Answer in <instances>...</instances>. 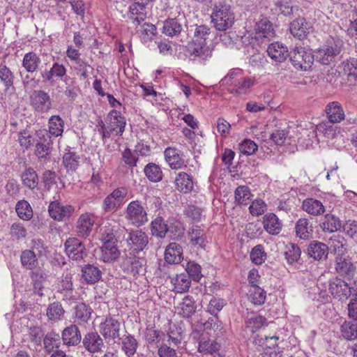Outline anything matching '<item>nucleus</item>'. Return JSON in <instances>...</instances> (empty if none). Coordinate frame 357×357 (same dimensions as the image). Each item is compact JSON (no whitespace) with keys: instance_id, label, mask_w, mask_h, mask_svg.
<instances>
[{"instance_id":"obj_59","label":"nucleus","mask_w":357,"mask_h":357,"mask_svg":"<svg viewBox=\"0 0 357 357\" xmlns=\"http://www.w3.org/2000/svg\"><path fill=\"white\" fill-rule=\"evenodd\" d=\"M211 36V29L206 25H196L194 31L193 41L206 42Z\"/></svg>"},{"instance_id":"obj_58","label":"nucleus","mask_w":357,"mask_h":357,"mask_svg":"<svg viewBox=\"0 0 357 357\" xmlns=\"http://www.w3.org/2000/svg\"><path fill=\"white\" fill-rule=\"evenodd\" d=\"M222 329V323L218 320L217 318H209L203 324V333L206 336L208 335H212L213 333H216Z\"/></svg>"},{"instance_id":"obj_4","label":"nucleus","mask_w":357,"mask_h":357,"mask_svg":"<svg viewBox=\"0 0 357 357\" xmlns=\"http://www.w3.org/2000/svg\"><path fill=\"white\" fill-rule=\"evenodd\" d=\"M125 218L130 225L135 227L142 226L149 221L145 207L137 200L128 204Z\"/></svg>"},{"instance_id":"obj_8","label":"nucleus","mask_w":357,"mask_h":357,"mask_svg":"<svg viewBox=\"0 0 357 357\" xmlns=\"http://www.w3.org/2000/svg\"><path fill=\"white\" fill-rule=\"evenodd\" d=\"M96 220V215L89 212L82 213L75 224V231L80 238H86L91 233Z\"/></svg>"},{"instance_id":"obj_61","label":"nucleus","mask_w":357,"mask_h":357,"mask_svg":"<svg viewBox=\"0 0 357 357\" xmlns=\"http://www.w3.org/2000/svg\"><path fill=\"white\" fill-rule=\"evenodd\" d=\"M181 31V24L174 19L166 20L163 25V33L169 36L178 35Z\"/></svg>"},{"instance_id":"obj_21","label":"nucleus","mask_w":357,"mask_h":357,"mask_svg":"<svg viewBox=\"0 0 357 357\" xmlns=\"http://www.w3.org/2000/svg\"><path fill=\"white\" fill-rule=\"evenodd\" d=\"M302 209L307 214L313 216L323 215L326 208L323 203L314 198H307L302 202Z\"/></svg>"},{"instance_id":"obj_23","label":"nucleus","mask_w":357,"mask_h":357,"mask_svg":"<svg viewBox=\"0 0 357 357\" xmlns=\"http://www.w3.org/2000/svg\"><path fill=\"white\" fill-rule=\"evenodd\" d=\"M255 78L251 77H241L233 84L231 93L245 95L250 93L251 88L255 84Z\"/></svg>"},{"instance_id":"obj_20","label":"nucleus","mask_w":357,"mask_h":357,"mask_svg":"<svg viewBox=\"0 0 357 357\" xmlns=\"http://www.w3.org/2000/svg\"><path fill=\"white\" fill-rule=\"evenodd\" d=\"M83 345L86 350L93 354L101 351L104 346L103 340L97 333H89L83 339Z\"/></svg>"},{"instance_id":"obj_22","label":"nucleus","mask_w":357,"mask_h":357,"mask_svg":"<svg viewBox=\"0 0 357 357\" xmlns=\"http://www.w3.org/2000/svg\"><path fill=\"white\" fill-rule=\"evenodd\" d=\"M263 226L265 231L271 235H277L282 230V225L274 213H267L263 218Z\"/></svg>"},{"instance_id":"obj_45","label":"nucleus","mask_w":357,"mask_h":357,"mask_svg":"<svg viewBox=\"0 0 357 357\" xmlns=\"http://www.w3.org/2000/svg\"><path fill=\"white\" fill-rule=\"evenodd\" d=\"M278 340L279 337L276 335L270 337L266 335L260 337L257 335L255 337L254 342L264 349H277L278 348H275V347L278 346Z\"/></svg>"},{"instance_id":"obj_24","label":"nucleus","mask_w":357,"mask_h":357,"mask_svg":"<svg viewBox=\"0 0 357 357\" xmlns=\"http://www.w3.org/2000/svg\"><path fill=\"white\" fill-rule=\"evenodd\" d=\"M335 268L339 275L344 277H350L354 275L355 271L353 263L343 255L336 257Z\"/></svg>"},{"instance_id":"obj_1","label":"nucleus","mask_w":357,"mask_h":357,"mask_svg":"<svg viewBox=\"0 0 357 357\" xmlns=\"http://www.w3.org/2000/svg\"><path fill=\"white\" fill-rule=\"evenodd\" d=\"M213 27L220 31L230 29L235 22V14L229 3L220 0L216 2L211 14Z\"/></svg>"},{"instance_id":"obj_44","label":"nucleus","mask_w":357,"mask_h":357,"mask_svg":"<svg viewBox=\"0 0 357 357\" xmlns=\"http://www.w3.org/2000/svg\"><path fill=\"white\" fill-rule=\"evenodd\" d=\"M266 324V319L257 314H251L245 322L246 329L252 333H255Z\"/></svg>"},{"instance_id":"obj_10","label":"nucleus","mask_w":357,"mask_h":357,"mask_svg":"<svg viewBox=\"0 0 357 357\" xmlns=\"http://www.w3.org/2000/svg\"><path fill=\"white\" fill-rule=\"evenodd\" d=\"M30 103L38 112H48L52 107V101L50 95L42 90L34 91L30 96Z\"/></svg>"},{"instance_id":"obj_37","label":"nucleus","mask_w":357,"mask_h":357,"mask_svg":"<svg viewBox=\"0 0 357 357\" xmlns=\"http://www.w3.org/2000/svg\"><path fill=\"white\" fill-rule=\"evenodd\" d=\"M62 339L65 344L76 345L81 341V334L76 326L71 325L63 330Z\"/></svg>"},{"instance_id":"obj_15","label":"nucleus","mask_w":357,"mask_h":357,"mask_svg":"<svg viewBox=\"0 0 357 357\" xmlns=\"http://www.w3.org/2000/svg\"><path fill=\"white\" fill-rule=\"evenodd\" d=\"M48 211L51 218L60 221L70 217L73 212V208L70 205L64 206L57 201H54L50 204Z\"/></svg>"},{"instance_id":"obj_56","label":"nucleus","mask_w":357,"mask_h":357,"mask_svg":"<svg viewBox=\"0 0 357 357\" xmlns=\"http://www.w3.org/2000/svg\"><path fill=\"white\" fill-rule=\"evenodd\" d=\"M165 337L163 332L153 328H147L145 332V339L149 344H157L160 341L163 342L165 340Z\"/></svg>"},{"instance_id":"obj_33","label":"nucleus","mask_w":357,"mask_h":357,"mask_svg":"<svg viewBox=\"0 0 357 357\" xmlns=\"http://www.w3.org/2000/svg\"><path fill=\"white\" fill-rule=\"evenodd\" d=\"M195 301L190 296H185L176 307V312L183 317H190L196 311Z\"/></svg>"},{"instance_id":"obj_32","label":"nucleus","mask_w":357,"mask_h":357,"mask_svg":"<svg viewBox=\"0 0 357 357\" xmlns=\"http://www.w3.org/2000/svg\"><path fill=\"white\" fill-rule=\"evenodd\" d=\"M309 255L316 260L326 259L328 254V247L319 241H312L307 248Z\"/></svg>"},{"instance_id":"obj_19","label":"nucleus","mask_w":357,"mask_h":357,"mask_svg":"<svg viewBox=\"0 0 357 357\" xmlns=\"http://www.w3.org/2000/svg\"><path fill=\"white\" fill-rule=\"evenodd\" d=\"M311 25L304 18H297L291 22V33L299 39L304 38L311 31Z\"/></svg>"},{"instance_id":"obj_39","label":"nucleus","mask_w":357,"mask_h":357,"mask_svg":"<svg viewBox=\"0 0 357 357\" xmlns=\"http://www.w3.org/2000/svg\"><path fill=\"white\" fill-rule=\"evenodd\" d=\"M38 257L33 250H25L20 255L21 264L24 268L33 270L38 266Z\"/></svg>"},{"instance_id":"obj_60","label":"nucleus","mask_w":357,"mask_h":357,"mask_svg":"<svg viewBox=\"0 0 357 357\" xmlns=\"http://www.w3.org/2000/svg\"><path fill=\"white\" fill-rule=\"evenodd\" d=\"M185 227L183 224L177 220L172 221L168 225L167 233L171 234V238L174 239H180L184 235Z\"/></svg>"},{"instance_id":"obj_2","label":"nucleus","mask_w":357,"mask_h":357,"mask_svg":"<svg viewBox=\"0 0 357 357\" xmlns=\"http://www.w3.org/2000/svg\"><path fill=\"white\" fill-rule=\"evenodd\" d=\"M343 45L340 39L331 38L314 52V59L323 65H328L338 55Z\"/></svg>"},{"instance_id":"obj_25","label":"nucleus","mask_w":357,"mask_h":357,"mask_svg":"<svg viewBox=\"0 0 357 357\" xmlns=\"http://www.w3.org/2000/svg\"><path fill=\"white\" fill-rule=\"evenodd\" d=\"M165 259L169 264H178L183 260L182 247L176 243H169L165 252Z\"/></svg>"},{"instance_id":"obj_49","label":"nucleus","mask_w":357,"mask_h":357,"mask_svg":"<svg viewBox=\"0 0 357 357\" xmlns=\"http://www.w3.org/2000/svg\"><path fill=\"white\" fill-rule=\"evenodd\" d=\"M340 331L344 338L348 340L357 339V323L345 321L342 324Z\"/></svg>"},{"instance_id":"obj_42","label":"nucleus","mask_w":357,"mask_h":357,"mask_svg":"<svg viewBox=\"0 0 357 357\" xmlns=\"http://www.w3.org/2000/svg\"><path fill=\"white\" fill-rule=\"evenodd\" d=\"M66 69L62 65L54 63L50 70L41 73V76L45 81L50 82L54 77H62L66 75Z\"/></svg>"},{"instance_id":"obj_31","label":"nucleus","mask_w":357,"mask_h":357,"mask_svg":"<svg viewBox=\"0 0 357 357\" xmlns=\"http://www.w3.org/2000/svg\"><path fill=\"white\" fill-rule=\"evenodd\" d=\"M102 277V272L98 267L93 264L85 265L82 268V278L88 284H94Z\"/></svg>"},{"instance_id":"obj_34","label":"nucleus","mask_w":357,"mask_h":357,"mask_svg":"<svg viewBox=\"0 0 357 357\" xmlns=\"http://www.w3.org/2000/svg\"><path fill=\"white\" fill-rule=\"evenodd\" d=\"M171 283L176 293L182 294L188 291L191 285V280L187 274L181 273L172 277Z\"/></svg>"},{"instance_id":"obj_27","label":"nucleus","mask_w":357,"mask_h":357,"mask_svg":"<svg viewBox=\"0 0 357 357\" xmlns=\"http://www.w3.org/2000/svg\"><path fill=\"white\" fill-rule=\"evenodd\" d=\"M319 226L324 232L333 233L340 230L342 224L339 218L332 213H327L322 218Z\"/></svg>"},{"instance_id":"obj_7","label":"nucleus","mask_w":357,"mask_h":357,"mask_svg":"<svg viewBox=\"0 0 357 357\" xmlns=\"http://www.w3.org/2000/svg\"><path fill=\"white\" fill-rule=\"evenodd\" d=\"M121 323L119 320L112 317L102 318L99 324L100 333L108 340H114L119 338Z\"/></svg>"},{"instance_id":"obj_64","label":"nucleus","mask_w":357,"mask_h":357,"mask_svg":"<svg viewBox=\"0 0 357 357\" xmlns=\"http://www.w3.org/2000/svg\"><path fill=\"white\" fill-rule=\"evenodd\" d=\"M137 32L142 40L147 41L151 40L155 35L156 28L152 24L144 23L137 29Z\"/></svg>"},{"instance_id":"obj_43","label":"nucleus","mask_w":357,"mask_h":357,"mask_svg":"<svg viewBox=\"0 0 357 357\" xmlns=\"http://www.w3.org/2000/svg\"><path fill=\"white\" fill-rule=\"evenodd\" d=\"M63 121L57 115L52 116L48 121V128L50 135L59 137L61 136L63 132Z\"/></svg>"},{"instance_id":"obj_62","label":"nucleus","mask_w":357,"mask_h":357,"mask_svg":"<svg viewBox=\"0 0 357 357\" xmlns=\"http://www.w3.org/2000/svg\"><path fill=\"white\" fill-rule=\"evenodd\" d=\"M0 80L6 89L13 85L14 75L5 65L0 66Z\"/></svg>"},{"instance_id":"obj_3","label":"nucleus","mask_w":357,"mask_h":357,"mask_svg":"<svg viewBox=\"0 0 357 357\" xmlns=\"http://www.w3.org/2000/svg\"><path fill=\"white\" fill-rule=\"evenodd\" d=\"M326 112L329 122L320 124L318 129L324 132L328 137H333V126L331 123H339L343 120L345 116L344 112L341 105L337 102H332L328 104L326 107Z\"/></svg>"},{"instance_id":"obj_13","label":"nucleus","mask_w":357,"mask_h":357,"mask_svg":"<svg viewBox=\"0 0 357 357\" xmlns=\"http://www.w3.org/2000/svg\"><path fill=\"white\" fill-rule=\"evenodd\" d=\"M64 246L66 254L73 260L80 261L87 255L84 245L77 238H69Z\"/></svg>"},{"instance_id":"obj_51","label":"nucleus","mask_w":357,"mask_h":357,"mask_svg":"<svg viewBox=\"0 0 357 357\" xmlns=\"http://www.w3.org/2000/svg\"><path fill=\"white\" fill-rule=\"evenodd\" d=\"M168 231V225L165 223L164 220L158 217L151 222V232L153 235L160 238L165 237Z\"/></svg>"},{"instance_id":"obj_9","label":"nucleus","mask_w":357,"mask_h":357,"mask_svg":"<svg viewBox=\"0 0 357 357\" xmlns=\"http://www.w3.org/2000/svg\"><path fill=\"white\" fill-rule=\"evenodd\" d=\"M104 241L101 247L100 259L104 262H110L119 258L120 252L116 248V240L113 233H107V236L102 238Z\"/></svg>"},{"instance_id":"obj_54","label":"nucleus","mask_w":357,"mask_h":357,"mask_svg":"<svg viewBox=\"0 0 357 357\" xmlns=\"http://www.w3.org/2000/svg\"><path fill=\"white\" fill-rule=\"evenodd\" d=\"M137 340L130 335L125 337L122 340V350L128 357L134 355L137 349Z\"/></svg>"},{"instance_id":"obj_63","label":"nucleus","mask_w":357,"mask_h":357,"mask_svg":"<svg viewBox=\"0 0 357 357\" xmlns=\"http://www.w3.org/2000/svg\"><path fill=\"white\" fill-rule=\"evenodd\" d=\"M235 200L238 204H246L250 199L251 192L245 185L238 186L234 192Z\"/></svg>"},{"instance_id":"obj_52","label":"nucleus","mask_w":357,"mask_h":357,"mask_svg":"<svg viewBox=\"0 0 357 357\" xmlns=\"http://www.w3.org/2000/svg\"><path fill=\"white\" fill-rule=\"evenodd\" d=\"M51 144L52 141L50 136L47 135V138H45L43 140L36 143L35 154L39 158H46L50 152V149Z\"/></svg>"},{"instance_id":"obj_57","label":"nucleus","mask_w":357,"mask_h":357,"mask_svg":"<svg viewBox=\"0 0 357 357\" xmlns=\"http://www.w3.org/2000/svg\"><path fill=\"white\" fill-rule=\"evenodd\" d=\"M344 73L347 76L348 80L354 81L357 79V59H349L344 64Z\"/></svg>"},{"instance_id":"obj_26","label":"nucleus","mask_w":357,"mask_h":357,"mask_svg":"<svg viewBox=\"0 0 357 357\" xmlns=\"http://www.w3.org/2000/svg\"><path fill=\"white\" fill-rule=\"evenodd\" d=\"M166 162L172 169H179L184 165V160L179 151L172 147H168L164 152Z\"/></svg>"},{"instance_id":"obj_35","label":"nucleus","mask_w":357,"mask_h":357,"mask_svg":"<svg viewBox=\"0 0 357 357\" xmlns=\"http://www.w3.org/2000/svg\"><path fill=\"white\" fill-rule=\"evenodd\" d=\"M144 3L135 2L129 6L128 17L135 26L140 25L144 20Z\"/></svg>"},{"instance_id":"obj_18","label":"nucleus","mask_w":357,"mask_h":357,"mask_svg":"<svg viewBox=\"0 0 357 357\" xmlns=\"http://www.w3.org/2000/svg\"><path fill=\"white\" fill-rule=\"evenodd\" d=\"M274 36L273 24L266 17L261 18L255 26V38L256 40L271 38Z\"/></svg>"},{"instance_id":"obj_29","label":"nucleus","mask_w":357,"mask_h":357,"mask_svg":"<svg viewBox=\"0 0 357 357\" xmlns=\"http://www.w3.org/2000/svg\"><path fill=\"white\" fill-rule=\"evenodd\" d=\"M328 245L332 252L337 255L336 257L344 255L347 250V241L340 234L332 236L328 240Z\"/></svg>"},{"instance_id":"obj_47","label":"nucleus","mask_w":357,"mask_h":357,"mask_svg":"<svg viewBox=\"0 0 357 357\" xmlns=\"http://www.w3.org/2000/svg\"><path fill=\"white\" fill-rule=\"evenodd\" d=\"M144 172L147 178L151 182H159L162 178V172L160 167L154 163L146 165Z\"/></svg>"},{"instance_id":"obj_50","label":"nucleus","mask_w":357,"mask_h":357,"mask_svg":"<svg viewBox=\"0 0 357 357\" xmlns=\"http://www.w3.org/2000/svg\"><path fill=\"white\" fill-rule=\"evenodd\" d=\"M249 299L255 305H262L266 300V293L258 285L251 286L249 290Z\"/></svg>"},{"instance_id":"obj_30","label":"nucleus","mask_w":357,"mask_h":357,"mask_svg":"<svg viewBox=\"0 0 357 357\" xmlns=\"http://www.w3.org/2000/svg\"><path fill=\"white\" fill-rule=\"evenodd\" d=\"M176 188L181 192L188 193L194 187L192 177L185 172H179L176 174L174 181Z\"/></svg>"},{"instance_id":"obj_48","label":"nucleus","mask_w":357,"mask_h":357,"mask_svg":"<svg viewBox=\"0 0 357 357\" xmlns=\"http://www.w3.org/2000/svg\"><path fill=\"white\" fill-rule=\"evenodd\" d=\"M23 184L30 188L34 189L38 186V178L36 172L31 168L26 169L22 174Z\"/></svg>"},{"instance_id":"obj_28","label":"nucleus","mask_w":357,"mask_h":357,"mask_svg":"<svg viewBox=\"0 0 357 357\" xmlns=\"http://www.w3.org/2000/svg\"><path fill=\"white\" fill-rule=\"evenodd\" d=\"M268 56L275 61L282 62L289 56L287 47L279 43H271L267 48Z\"/></svg>"},{"instance_id":"obj_6","label":"nucleus","mask_w":357,"mask_h":357,"mask_svg":"<svg viewBox=\"0 0 357 357\" xmlns=\"http://www.w3.org/2000/svg\"><path fill=\"white\" fill-rule=\"evenodd\" d=\"M124 234L123 238L128 248L134 252H139L144 249L149 243L148 235L142 230H131Z\"/></svg>"},{"instance_id":"obj_38","label":"nucleus","mask_w":357,"mask_h":357,"mask_svg":"<svg viewBox=\"0 0 357 357\" xmlns=\"http://www.w3.org/2000/svg\"><path fill=\"white\" fill-rule=\"evenodd\" d=\"M296 234L301 239H308L311 237L313 229L308 219L300 218L295 225Z\"/></svg>"},{"instance_id":"obj_17","label":"nucleus","mask_w":357,"mask_h":357,"mask_svg":"<svg viewBox=\"0 0 357 357\" xmlns=\"http://www.w3.org/2000/svg\"><path fill=\"white\" fill-rule=\"evenodd\" d=\"M198 351L203 354L214 355L220 350V345L215 340L202 333L198 338Z\"/></svg>"},{"instance_id":"obj_16","label":"nucleus","mask_w":357,"mask_h":357,"mask_svg":"<svg viewBox=\"0 0 357 357\" xmlns=\"http://www.w3.org/2000/svg\"><path fill=\"white\" fill-rule=\"evenodd\" d=\"M107 119L110 131L115 132L118 135H121L124 131L126 121L121 112L116 109L112 110L107 115Z\"/></svg>"},{"instance_id":"obj_53","label":"nucleus","mask_w":357,"mask_h":357,"mask_svg":"<svg viewBox=\"0 0 357 357\" xmlns=\"http://www.w3.org/2000/svg\"><path fill=\"white\" fill-rule=\"evenodd\" d=\"M250 257L256 265L262 264L266 259L267 255L261 245L255 246L250 251Z\"/></svg>"},{"instance_id":"obj_12","label":"nucleus","mask_w":357,"mask_h":357,"mask_svg":"<svg viewBox=\"0 0 357 357\" xmlns=\"http://www.w3.org/2000/svg\"><path fill=\"white\" fill-rule=\"evenodd\" d=\"M329 292L335 299L344 301L351 296V288L343 280L335 278L329 282Z\"/></svg>"},{"instance_id":"obj_41","label":"nucleus","mask_w":357,"mask_h":357,"mask_svg":"<svg viewBox=\"0 0 357 357\" xmlns=\"http://www.w3.org/2000/svg\"><path fill=\"white\" fill-rule=\"evenodd\" d=\"M190 242L195 247L204 248L206 245V236L199 227H192L188 232Z\"/></svg>"},{"instance_id":"obj_46","label":"nucleus","mask_w":357,"mask_h":357,"mask_svg":"<svg viewBox=\"0 0 357 357\" xmlns=\"http://www.w3.org/2000/svg\"><path fill=\"white\" fill-rule=\"evenodd\" d=\"M15 211L19 218L24 220H29L33 217L32 208L29 203L24 199L17 202Z\"/></svg>"},{"instance_id":"obj_36","label":"nucleus","mask_w":357,"mask_h":357,"mask_svg":"<svg viewBox=\"0 0 357 357\" xmlns=\"http://www.w3.org/2000/svg\"><path fill=\"white\" fill-rule=\"evenodd\" d=\"M123 266L126 271L133 275H144L145 272L144 260L141 258L126 259Z\"/></svg>"},{"instance_id":"obj_55","label":"nucleus","mask_w":357,"mask_h":357,"mask_svg":"<svg viewBox=\"0 0 357 357\" xmlns=\"http://www.w3.org/2000/svg\"><path fill=\"white\" fill-rule=\"evenodd\" d=\"M301 253V250L296 245L293 243L287 245L284 255L289 264H292L296 262L300 259Z\"/></svg>"},{"instance_id":"obj_40","label":"nucleus","mask_w":357,"mask_h":357,"mask_svg":"<svg viewBox=\"0 0 357 357\" xmlns=\"http://www.w3.org/2000/svg\"><path fill=\"white\" fill-rule=\"evenodd\" d=\"M40 57L34 52L26 53L22 60V66L29 73H33L36 71L40 63Z\"/></svg>"},{"instance_id":"obj_5","label":"nucleus","mask_w":357,"mask_h":357,"mask_svg":"<svg viewBox=\"0 0 357 357\" xmlns=\"http://www.w3.org/2000/svg\"><path fill=\"white\" fill-rule=\"evenodd\" d=\"M290 59L294 66L298 70H309L314 60V54L310 50L303 47H295L290 52Z\"/></svg>"},{"instance_id":"obj_14","label":"nucleus","mask_w":357,"mask_h":357,"mask_svg":"<svg viewBox=\"0 0 357 357\" xmlns=\"http://www.w3.org/2000/svg\"><path fill=\"white\" fill-rule=\"evenodd\" d=\"M188 52L201 61H206L212 56L213 48L206 42L192 40L188 45Z\"/></svg>"},{"instance_id":"obj_11","label":"nucleus","mask_w":357,"mask_h":357,"mask_svg":"<svg viewBox=\"0 0 357 357\" xmlns=\"http://www.w3.org/2000/svg\"><path fill=\"white\" fill-rule=\"evenodd\" d=\"M128 193L125 188H118L108 195L102 202V209L105 212L116 211L121 205Z\"/></svg>"}]
</instances>
